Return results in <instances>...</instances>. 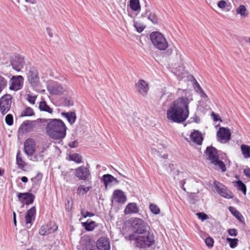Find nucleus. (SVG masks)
Returning <instances> with one entry per match:
<instances>
[{
	"label": "nucleus",
	"mask_w": 250,
	"mask_h": 250,
	"mask_svg": "<svg viewBox=\"0 0 250 250\" xmlns=\"http://www.w3.org/2000/svg\"><path fill=\"white\" fill-rule=\"evenodd\" d=\"M113 200L117 203L124 204L126 201V197L120 189L115 190L112 195Z\"/></svg>",
	"instance_id": "obj_17"
},
{
	"label": "nucleus",
	"mask_w": 250,
	"mask_h": 250,
	"mask_svg": "<svg viewBox=\"0 0 250 250\" xmlns=\"http://www.w3.org/2000/svg\"><path fill=\"white\" fill-rule=\"evenodd\" d=\"M83 227L87 231L93 230L96 227V223L95 221H91L89 222L88 221L86 222H83L82 223Z\"/></svg>",
	"instance_id": "obj_35"
},
{
	"label": "nucleus",
	"mask_w": 250,
	"mask_h": 250,
	"mask_svg": "<svg viewBox=\"0 0 250 250\" xmlns=\"http://www.w3.org/2000/svg\"><path fill=\"white\" fill-rule=\"evenodd\" d=\"M214 185L217 192L221 196L227 199H230L233 197V193L222 183L215 181L214 182Z\"/></svg>",
	"instance_id": "obj_7"
},
{
	"label": "nucleus",
	"mask_w": 250,
	"mask_h": 250,
	"mask_svg": "<svg viewBox=\"0 0 250 250\" xmlns=\"http://www.w3.org/2000/svg\"><path fill=\"white\" fill-rule=\"evenodd\" d=\"M13 221H14V225L16 226L17 225L16 218H13Z\"/></svg>",
	"instance_id": "obj_63"
},
{
	"label": "nucleus",
	"mask_w": 250,
	"mask_h": 250,
	"mask_svg": "<svg viewBox=\"0 0 250 250\" xmlns=\"http://www.w3.org/2000/svg\"><path fill=\"white\" fill-rule=\"evenodd\" d=\"M37 98V95H32L31 93H28L26 95V100L32 104H35L36 100Z\"/></svg>",
	"instance_id": "obj_40"
},
{
	"label": "nucleus",
	"mask_w": 250,
	"mask_h": 250,
	"mask_svg": "<svg viewBox=\"0 0 250 250\" xmlns=\"http://www.w3.org/2000/svg\"><path fill=\"white\" fill-rule=\"evenodd\" d=\"M229 210L240 222L244 223L245 219L243 216L235 207L230 206L229 208Z\"/></svg>",
	"instance_id": "obj_23"
},
{
	"label": "nucleus",
	"mask_w": 250,
	"mask_h": 250,
	"mask_svg": "<svg viewBox=\"0 0 250 250\" xmlns=\"http://www.w3.org/2000/svg\"><path fill=\"white\" fill-rule=\"evenodd\" d=\"M172 50L171 49H168L167 52H166V53L168 55H170L172 54Z\"/></svg>",
	"instance_id": "obj_60"
},
{
	"label": "nucleus",
	"mask_w": 250,
	"mask_h": 250,
	"mask_svg": "<svg viewBox=\"0 0 250 250\" xmlns=\"http://www.w3.org/2000/svg\"><path fill=\"white\" fill-rule=\"evenodd\" d=\"M16 164L19 168L23 169L26 166V164L24 161L20 151H18L16 155Z\"/></svg>",
	"instance_id": "obj_25"
},
{
	"label": "nucleus",
	"mask_w": 250,
	"mask_h": 250,
	"mask_svg": "<svg viewBox=\"0 0 250 250\" xmlns=\"http://www.w3.org/2000/svg\"><path fill=\"white\" fill-rule=\"evenodd\" d=\"M42 179V174L41 173H38L34 177H33L31 179L33 183V186H36L40 185Z\"/></svg>",
	"instance_id": "obj_37"
},
{
	"label": "nucleus",
	"mask_w": 250,
	"mask_h": 250,
	"mask_svg": "<svg viewBox=\"0 0 250 250\" xmlns=\"http://www.w3.org/2000/svg\"><path fill=\"white\" fill-rule=\"evenodd\" d=\"M103 177L104 183L105 187H107L108 184L114 181L118 182L117 179L110 174H105Z\"/></svg>",
	"instance_id": "obj_33"
},
{
	"label": "nucleus",
	"mask_w": 250,
	"mask_h": 250,
	"mask_svg": "<svg viewBox=\"0 0 250 250\" xmlns=\"http://www.w3.org/2000/svg\"><path fill=\"white\" fill-rule=\"evenodd\" d=\"M227 241L229 243V246L231 248H235L237 245L238 242V239L237 238H227Z\"/></svg>",
	"instance_id": "obj_42"
},
{
	"label": "nucleus",
	"mask_w": 250,
	"mask_h": 250,
	"mask_svg": "<svg viewBox=\"0 0 250 250\" xmlns=\"http://www.w3.org/2000/svg\"><path fill=\"white\" fill-rule=\"evenodd\" d=\"M17 197L21 203H24L27 205L33 203L35 199L34 195L29 192L19 193Z\"/></svg>",
	"instance_id": "obj_16"
},
{
	"label": "nucleus",
	"mask_w": 250,
	"mask_h": 250,
	"mask_svg": "<svg viewBox=\"0 0 250 250\" xmlns=\"http://www.w3.org/2000/svg\"><path fill=\"white\" fill-rule=\"evenodd\" d=\"M234 186L241 191L244 195H246L247 187L246 185L241 180H238L233 182Z\"/></svg>",
	"instance_id": "obj_28"
},
{
	"label": "nucleus",
	"mask_w": 250,
	"mask_h": 250,
	"mask_svg": "<svg viewBox=\"0 0 250 250\" xmlns=\"http://www.w3.org/2000/svg\"><path fill=\"white\" fill-rule=\"evenodd\" d=\"M132 230L135 232L132 234H139L147 231L148 226L144 221L138 218H132L130 220Z\"/></svg>",
	"instance_id": "obj_5"
},
{
	"label": "nucleus",
	"mask_w": 250,
	"mask_h": 250,
	"mask_svg": "<svg viewBox=\"0 0 250 250\" xmlns=\"http://www.w3.org/2000/svg\"><path fill=\"white\" fill-rule=\"evenodd\" d=\"M80 250H93L94 246L90 240L82 241Z\"/></svg>",
	"instance_id": "obj_31"
},
{
	"label": "nucleus",
	"mask_w": 250,
	"mask_h": 250,
	"mask_svg": "<svg viewBox=\"0 0 250 250\" xmlns=\"http://www.w3.org/2000/svg\"><path fill=\"white\" fill-rule=\"evenodd\" d=\"M190 139L193 143L198 145H201L203 140L202 134L198 130H195L192 132L190 136Z\"/></svg>",
	"instance_id": "obj_21"
},
{
	"label": "nucleus",
	"mask_w": 250,
	"mask_h": 250,
	"mask_svg": "<svg viewBox=\"0 0 250 250\" xmlns=\"http://www.w3.org/2000/svg\"><path fill=\"white\" fill-rule=\"evenodd\" d=\"M98 250H109L110 245L109 239L105 237H100L97 242Z\"/></svg>",
	"instance_id": "obj_18"
},
{
	"label": "nucleus",
	"mask_w": 250,
	"mask_h": 250,
	"mask_svg": "<svg viewBox=\"0 0 250 250\" xmlns=\"http://www.w3.org/2000/svg\"><path fill=\"white\" fill-rule=\"evenodd\" d=\"M78 144V142L77 141H74L71 143H69V146L70 147H75L76 146V145Z\"/></svg>",
	"instance_id": "obj_56"
},
{
	"label": "nucleus",
	"mask_w": 250,
	"mask_h": 250,
	"mask_svg": "<svg viewBox=\"0 0 250 250\" xmlns=\"http://www.w3.org/2000/svg\"><path fill=\"white\" fill-rule=\"evenodd\" d=\"M75 170V175L80 180H88L90 177V172L89 169L84 166L79 167Z\"/></svg>",
	"instance_id": "obj_11"
},
{
	"label": "nucleus",
	"mask_w": 250,
	"mask_h": 250,
	"mask_svg": "<svg viewBox=\"0 0 250 250\" xmlns=\"http://www.w3.org/2000/svg\"><path fill=\"white\" fill-rule=\"evenodd\" d=\"M36 150V143L34 139L28 138L24 142L23 151L26 155L32 156Z\"/></svg>",
	"instance_id": "obj_9"
},
{
	"label": "nucleus",
	"mask_w": 250,
	"mask_h": 250,
	"mask_svg": "<svg viewBox=\"0 0 250 250\" xmlns=\"http://www.w3.org/2000/svg\"><path fill=\"white\" fill-rule=\"evenodd\" d=\"M129 2L130 7L133 11H136L140 10L139 0H130Z\"/></svg>",
	"instance_id": "obj_36"
},
{
	"label": "nucleus",
	"mask_w": 250,
	"mask_h": 250,
	"mask_svg": "<svg viewBox=\"0 0 250 250\" xmlns=\"http://www.w3.org/2000/svg\"><path fill=\"white\" fill-rule=\"evenodd\" d=\"M205 155L207 159L210 161L212 164L216 162V160L219 159L217 150L212 146L207 147L205 151Z\"/></svg>",
	"instance_id": "obj_12"
},
{
	"label": "nucleus",
	"mask_w": 250,
	"mask_h": 250,
	"mask_svg": "<svg viewBox=\"0 0 250 250\" xmlns=\"http://www.w3.org/2000/svg\"><path fill=\"white\" fill-rule=\"evenodd\" d=\"M134 26L136 28L137 31L140 33L143 31V30L144 29V27H142V26H140L138 23H135Z\"/></svg>",
	"instance_id": "obj_53"
},
{
	"label": "nucleus",
	"mask_w": 250,
	"mask_h": 250,
	"mask_svg": "<svg viewBox=\"0 0 250 250\" xmlns=\"http://www.w3.org/2000/svg\"><path fill=\"white\" fill-rule=\"evenodd\" d=\"M70 159L77 163H81L82 162V157L79 154L74 153L69 156Z\"/></svg>",
	"instance_id": "obj_38"
},
{
	"label": "nucleus",
	"mask_w": 250,
	"mask_h": 250,
	"mask_svg": "<svg viewBox=\"0 0 250 250\" xmlns=\"http://www.w3.org/2000/svg\"><path fill=\"white\" fill-rule=\"evenodd\" d=\"M135 88L137 92L143 96L147 94L149 89V84L143 79H140L135 84Z\"/></svg>",
	"instance_id": "obj_13"
},
{
	"label": "nucleus",
	"mask_w": 250,
	"mask_h": 250,
	"mask_svg": "<svg viewBox=\"0 0 250 250\" xmlns=\"http://www.w3.org/2000/svg\"><path fill=\"white\" fill-rule=\"evenodd\" d=\"M36 211V210L35 207L31 208L27 210L25 216V223L27 225V228L31 227L32 221L35 218Z\"/></svg>",
	"instance_id": "obj_20"
},
{
	"label": "nucleus",
	"mask_w": 250,
	"mask_h": 250,
	"mask_svg": "<svg viewBox=\"0 0 250 250\" xmlns=\"http://www.w3.org/2000/svg\"><path fill=\"white\" fill-rule=\"evenodd\" d=\"M23 82V78L21 76H13L11 79L9 89L17 91L21 88Z\"/></svg>",
	"instance_id": "obj_14"
},
{
	"label": "nucleus",
	"mask_w": 250,
	"mask_h": 250,
	"mask_svg": "<svg viewBox=\"0 0 250 250\" xmlns=\"http://www.w3.org/2000/svg\"><path fill=\"white\" fill-rule=\"evenodd\" d=\"M247 9L244 5H240L236 9V13L242 16H246Z\"/></svg>",
	"instance_id": "obj_41"
},
{
	"label": "nucleus",
	"mask_w": 250,
	"mask_h": 250,
	"mask_svg": "<svg viewBox=\"0 0 250 250\" xmlns=\"http://www.w3.org/2000/svg\"><path fill=\"white\" fill-rule=\"evenodd\" d=\"M81 215H82V216L84 218H86L88 216V217H93L94 216V213L85 211V210H84V209H82L81 210Z\"/></svg>",
	"instance_id": "obj_47"
},
{
	"label": "nucleus",
	"mask_w": 250,
	"mask_h": 250,
	"mask_svg": "<svg viewBox=\"0 0 250 250\" xmlns=\"http://www.w3.org/2000/svg\"><path fill=\"white\" fill-rule=\"evenodd\" d=\"M200 87H201V86L200 85V84L199 83H197V91L200 94Z\"/></svg>",
	"instance_id": "obj_59"
},
{
	"label": "nucleus",
	"mask_w": 250,
	"mask_h": 250,
	"mask_svg": "<svg viewBox=\"0 0 250 250\" xmlns=\"http://www.w3.org/2000/svg\"><path fill=\"white\" fill-rule=\"evenodd\" d=\"M139 209L135 203H129L125 209V214L135 213L138 212Z\"/></svg>",
	"instance_id": "obj_24"
},
{
	"label": "nucleus",
	"mask_w": 250,
	"mask_h": 250,
	"mask_svg": "<svg viewBox=\"0 0 250 250\" xmlns=\"http://www.w3.org/2000/svg\"><path fill=\"white\" fill-rule=\"evenodd\" d=\"M231 138V132L227 127H220L217 132V140L221 143L228 142Z\"/></svg>",
	"instance_id": "obj_8"
},
{
	"label": "nucleus",
	"mask_w": 250,
	"mask_h": 250,
	"mask_svg": "<svg viewBox=\"0 0 250 250\" xmlns=\"http://www.w3.org/2000/svg\"><path fill=\"white\" fill-rule=\"evenodd\" d=\"M244 174L250 179V168H247L244 170Z\"/></svg>",
	"instance_id": "obj_54"
},
{
	"label": "nucleus",
	"mask_w": 250,
	"mask_h": 250,
	"mask_svg": "<svg viewBox=\"0 0 250 250\" xmlns=\"http://www.w3.org/2000/svg\"><path fill=\"white\" fill-rule=\"evenodd\" d=\"M246 41L247 42H249V43H250V37H248V38L246 40Z\"/></svg>",
	"instance_id": "obj_62"
},
{
	"label": "nucleus",
	"mask_w": 250,
	"mask_h": 250,
	"mask_svg": "<svg viewBox=\"0 0 250 250\" xmlns=\"http://www.w3.org/2000/svg\"><path fill=\"white\" fill-rule=\"evenodd\" d=\"M42 119L35 121H26L23 122L19 128V132L24 134L30 132L36 125L37 123H41Z\"/></svg>",
	"instance_id": "obj_10"
},
{
	"label": "nucleus",
	"mask_w": 250,
	"mask_h": 250,
	"mask_svg": "<svg viewBox=\"0 0 250 250\" xmlns=\"http://www.w3.org/2000/svg\"><path fill=\"white\" fill-rule=\"evenodd\" d=\"M5 122L8 125H12L13 124V116L9 114L7 115L5 118Z\"/></svg>",
	"instance_id": "obj_46"
},
{
	"label": "nucleus",
	"mask_w": 250,
	"mask_h": 250,
	"mask_svg": "<svg viewBox=\"0 0 250 250\" xmlns=\"http://www.w3.org/2000/svg\"><path fill=\"white\" fill-rule=\"evenodd\" d=\"M4 170L3 169L0 168V176H1L4 174Z\"/></svg>",
	"instance_id": "obj_61"
},
{
	"label": "nucleus",
	"mask_w": 250,
	"mask_h": 250,
	"mask_svg": "<svg viewBox=\"0 0 250 250\" xmlns=\"http://www.w3.org/2000/svg\"><path fill=\"white\" fill-rule=\"evenodd\" d=\"M240 149L244 158H250V146L242 144L241 145Z\"/></svg>",
	"instance_id": "obj_29"
},
{
	"label": "nucleus",
	"mask_w": 250,
	"mask_h": 250,
	"mask_svg": "<svg viewBox=\"0 0 250 250\" xmlns=\"http://www.w3.org/2000/svg\"><path fill=\"white\" fill-rule=\"evenodd\" d=\"M150 40L153 46L160 51H165L168 47V43L161 33L154 31L150 33Z\"/></svg>",
	"instance_id": "obj_4"
},
{
	"label": "nucleus",
	"mask_w": 250,
	"mask_h": 250,
	"mask_svg": "<svg viewBox=\"0 0 250 250\" xmlns=\"http://www.w3.org/2000/svg\"><path fill=\"white\" fill-rule=\"evenodd\" d=\"M211 116L212 117L213 120L215 122L217 121H222L219 115L215 113L214 112H212L211 113Z\"/></svg>",
	"instance_id": "obj_50"
},
{
	"label": "nucleus",
	"mask_w": 250,
	"mask_h": 250,
	"mask_svg": "<svg viewBox=\"0 0 250 250\" xmlns=\"http://www.w3.org/2000/svg\"><path fill=\"white\" fill-rule=\"evenodd\" d=\"M125 238L127 240L133 241L136 247L141 249L149 248L155 244L154 235L148 230L138 235L129 234Z\"/></svg>",
	"instance_id": "obj_3"
},
{
	"label": "nucleus",
	"mask_w": 250,
	"mask_h": 250,
	"mask_svg": "<svg viewBox=\"0 0 250 250\" xmlns=\"http://www.w3.org/2000/svg\"><path fill=\"white\" fill-rule=\"evenodd\" d=\"M45 129L47 134L54 140H62L66 135V127L61 120H49Z\"/></svg>",
	"instance_id": "obj_2"
},
{
	"label": "nucleus",
	"mask_w": 250,
	"mask_h": 250,
	"mask_svg": "<svg viewBox=\"0 0 250 250\" xmlns=\"http://www.w3.org/2000/svg\"><path fill=\"white\" fill-rule=\"evenodd\" d=\"M7 80L3 76L0 74V93L6 87Z\"/></svg>",
	"instance_id": "obj_39"
},
{
	"label": "nucleus",
	"mask_w": 250,
	"mask_h": 250,
	"mask_svg": "<svg viewBox=\"0 0 250 250\" xmlns=\"http://www.w3.org/2000/svg\"><path fill=\"white\" fill-rule=\"evenodd\" d=\"M62 116L66 118L68 122L71 124L75 123L76 119V113L74 112H62Z\"/></svg>",
	"instance_id": "obj_27"
},
{
	"label": "nucleus",
	"mask_w": 250,
	"mask_h": 250,
	"mask_svg": "<svg viewBox=\"0 0 250 250\" xmlns=\"http://www.w3.org/2000/svg\"><path fill=\"white\" fill-rule=\"evenodd\" d=\"M56 230V229H53L48 225H44L41 227L40 229L39 233L42 235H46L51 233L52 232H54Z\"/></svg>",
	"instance_id": "obj_26"
},
{
	"label": "nucleus",
	"mask_w": 250,
	"mask_h": 250,
	"mask_svg": "<svg viewBox=\"0 0 250 250\" xmlns=\"http://www.w3.org/2000/svg\"><path fill=\"white\" fill-rule=\"evenodd\" d=\"M67 87L61 84L57 85L52 87L51 92L55 95H62L66 92Z\"/></svg>",
	"instance_id": "obj_22"
},
{
	"label": "nucleus",
	"mask_w": 250,
	"mask_h": 250,
	"mask_svg": "<svg viewBox=\"0 0 250 250\" xmlns=\"http://www.w3.org/2000/svg\"><path fill=\"white\" fill-rule=\"evenodd\" d=\"M65 104L68 106H70V105H73V102L70 100L66 99L65 100Z\"/></svg>",
	"instance_id": "obj_57"
},
{
	"label": "nucleus",
	"mask_w": 250,
	"mask_h": 250,
	"mask_svg": "<svg viewBox=\"0 0 250 250\" xmlns=\"http://www.w3.org/2000/svg\"><path fill=\"white\" fill-rule=\"evenodd\" d=\"M13 218H16V215L15 212H13Z\"/></svg>",
	"instance_id": "obj_64"
},
{
	"label": "nucleus",
	"mask_w": 250,
	"mask_h": 250,
	"mask_svg": "<svg viewBox=\"0 0 250 250\" xmlns=\"http://www.w3.org/2000/svg\"><path fill=\"white\" fill-rule=\"evenodd\" d=\"M148 19L153 23L157 24L158 23V18L154 13H150L148 15Z\"/></svg>",
	"instance_id": "obj_45"
},
{
	"label": "nucleus",
	"mask_w": 250,
	"mask_h": 250,
	"mask_svg": "<svg viewBox=\"0 0 250 250\" xmlns=\"http://www.w3.org/2000/svg\"><path fill=\"white\" fill-rule=\"evenodd\" d=\"M50 144L45 143H43L39 148V151L34 156V159L37 161H42L44 156L45 152L47 151V148L49 147Z\"/></svg>",
	"instance_id": "obj_19"
},
{
	"label": "nucleus",
	"mask_w": 250,
	"mask_h": 250,
	"mask_svg": "<svg viewBox=\"0 0 250 250\" xmlns=\"http://www.w3.org/2000/svg\"><path fill=\"white\" fill-rule=\"evenodd\" d=\"M196 215L198 216V218L201 220L202 221L208 218V216L206 213L203 212L197 213Z\"/></svg>",
	"instance_id": "obj_48"
},
{
	"label": "nucleus",
	"mask_w": 250,
	"mask_h": 250,
	"mask_svg": "<svg viewBox=\"0 0 250 250\" xmlns=\"http://www.w3.org/2000/svg\"><path fill=\"white\" fill-rule=\"evenodd\" d=\"M27 79L32 86L37 85L40 80L38 70L35 68H31L28 74Z\"/></svg>",
	"instance_id": "obj_15"
},
{
	"label": "nucleus",
	"mask_w": 250,
	"mask_h": 250,
	"mask_svg": "<svg viewBox=\"0 0 250 250\" xmlns=\"http://www.w3.org/2000/svg\"><path fill=\"white\" fill-rule=\"evenodd\" d=\"M217 5L220 8L224 9L227 5V2L222 0L218 2Z\"/></svg>",
	"instance_id": "obj_52"
},
{
	"label": "nucleus",
	"mask_w": 250,
	"mask_h": 250,
	"mask_svg": "<svg viewBox=\"0 0 250 250\" xmlns=\"http://www.w3.org/2000/svg\"><path fill=\"white\" fill-rule=\"evenodd\" d=\"M205 243L208 247L211 248L213 245L214 240L212 238L209 237L206 239Z\"/></svg>",
	"instance_id": "obj_49"
},
{
	"label": "nucleus",
	"mask_w": 250,
	"mask_h": 250,
	"mask_svg": "<svg viewBox=\"0 0 250 250\" xmlns=\"http://www.w3.org/2000/svg\"><path fill=\"white\" fill-rule=\"evenodd\" d=\"M39 107L41 111L47 112L49 113H52L53 112V109L47 104L46 102L44 100L40 102Z\"/></svg>",
	"instance_id": "obj_32"
},
{
	"label": "nucleus",
	"mask_w": 250,
	"mask_h": 250,
	"mask_svg": "<svg viewBox=\"0 0 250 250\" xmlns=\"http://www.w3.org/2000/svg\"><path fill=\"white\" fill-rule=\"evenodd\" d=\"M228 231L230 236H236L238 234L237 230L235 229H229Z\"/></svg>",
	"instance_id": "obj_51"
},
{
	"label": "nucleus",
	"mask_w": 250,
	"mask_h": 250,
	"mask_svg": "<svg viewBox=\"0 0 250 250\" xmlns=\"http://www.w3.org/2000/svg\"><path fill=\"white\" fill-rule=\"evenodd\" d=\"M214 166H218L219 168L221 169L222 171L225 172L226 170V167L224 163L220 160L219 159L216 162L212 164Z\"/></svg>",
	"instance_id": "obj_43"
},
{
	"label": "nucleus",
	"mask_w": 250,
	"mask_h": 250,
	"mask_svg": "<svg viewBox=\"0 0 250 250\" xmlns=\"http://www.w3.org/2000/svg\"><path fill=\"white\" fill-rule=\"evenodd\" d=\"M12 96L10 94L2 96L0 99V110L2 115L6 114L10 110Z\"/></svg>",
	"instance_id": "obj_6"
},
{
	"label": "nucleus",
	"mask_w": 250,
	"mask_h": 250,
	"mask_svg": "<svg viewBox=\"0 0 250 250\" xmlns=\"http://www.w3.org/2000/svg\"><path fill=\"white\" fill-rule=\"evenodd\" d=\"M35 115L34 110L29 106H26L21 112L20 117L32 116Z\"/></svg>",
	"instance_id": "obj_34"
},
{
	"label": "nucleus",
	"mask_w": 250,
	"mask_h": 250,
	"mask_svg": "<svg viewBox=\"0 0 250 250\" xmlns=\"http://www.w3.org/2000/svg\"><path fill=\"white\" fill-rule=\"evenodd\" d=\"M21 180L23 183H27L28 182V178L25 176H23L21 178Z\"/></svg>",
	"instance_id": "obj_58"
},
{
	"label": "nucleus",
	"mask_w": 250,
	"mask_h": 250,
	"mask_svg": "<svg viewBox=\"0 0 250 250\" xmlns=\"http://www.w3.org/2000/svg\"><path fill=\"white\" fill-rule=\"evenodd\" d=\"M200 96L203 98H208L207 95L205 93L204 90L202 89V87H200Z\"/></svg>",
	"instance_id": "obj_55"
},
{
	"label": "nucleus",
	"mask_w": 250,
	"mask_h": 250,
	"mask_svg": "<svg viewBox=\"0 0 250 250\" xmlns=\"http://www.w3.org/2000/svg\"><path fill=\"white\" fill-rule=\"evenodd\" d=\"M189 99L184 96L172 101L167 110V120L178 124L186 121L189 115Z\"/></svg>",
	"instance_id": "obj_1"
},
{
	"label": "nucleus",
	"mask_w": 250,
	"mask_h": 250,
	"mask_svg": "<svg viewBox=\"0 0 250 250\" xmlns=\"http://www.w3.org/2000/svg\"><path fill=\"white\" fill-rule=\"evenodd\" d=\"M91 188V187H85L84 185H80L77 188V193L79 196H83L86 194Z\"/></svg>",
	"instance_id": "obj_30"
},
{
	"label": "nucleus",
	"mask_w": 250,
	"mask_h": 250,
	"mask_svg": "<svg viewBox=\"0 0 250 250\" xmlns=\"http://www.w3.org/2000/svg\"><path fill=\"white\" fill-rule=\"evenodd\" d=\"M149 209L151 211L155 214H158L160 212L159 208L155 204H150L149 205Z\"/></svg>",
	"instance_id": "obj_44"
}]
</instances>
